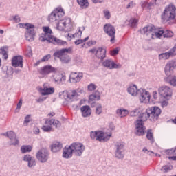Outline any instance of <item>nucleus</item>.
I'll list each match as a JSON object with an SVG mask.
<instances>
[{
  "mask_svg": "<svg viewBox=\"0 0 176 176\" xmlns=\"http://www.w3.org/2000/svg\"><path fill=\"white\" fill-rule=\"evenodd\" d=\"M107 56V50L102 47H98L96 50V56L100 60H104Z\"/></svg>",
  "mask_w": 176,
  "mask_h": 176,
  "instance_id": "nucleus-25",
  "label": "nucleus"
},
{
  "mask_svg": "<svg viewBox=\"0 0 176 176\" xmlns=\"http://www.w3.org/2000/svg\"><path fill=\"white\" fill-rule=\"evenodd\" d=\"M65 14V12H64V9L61 7H58L49 15V21H50V23L60 21Z\"/></svg>",
  "mask_w": 176,
  "mask_h": 176,
  "instance_id": "nucleus-6",
  "label": "nucleus"
},
{
  "mask_svg": "<svg viewBox=\"0 0 176 176\" xmlns=\"http://www.w3.org/2000/svg\"><path fill=\"white\" fill-rule=\"evenodd\" d=\"M54 82H56V83H63V82H65L67 77L65 76V75L63 74H55L53 76Z\"/></svg>",
  "mask_w": 176,
  "mask_h": 176,
  "instance_id": "nucleus-27",
  "label": "nucleus"
},
{
  "mask_svg": "<svg viewBox=\"0 0 176 176\" xmlns=\"http://www.w3.org/2000/svg\"><path fill=\"white\" fill-rule=\"evenodd\" d=\"M153 97L154 100H157V91H154L153 92Z\"/></svg>",
  "mask_w": 176,
  "mask_h": 176,
  "instance_id": "nucleus-60",
  "label": "nucleus"
},
{
  "mask_svg": "<svg viewBox=\"0 0 176 176\" xmlns=\"http://www.w3.org/2000/svg\"><path fill=\"white\" fill-rule=\"evenodd\" d=\"M66 96L68 100H76L78 98V93H76V90H70L66 91Z\"/></svg>",
  "mask_w": 176,
  "mask_h": 176,
  "instance_id": "nucleus-30",
  "label": "nucleus"
},
{
  "mask_svg": "<svg viewBox=\"0 0 176 176\" xmlns=\"http://www.w3.org/2000/svg\"><path fill=\"white\" fill-rule=\"evenodd\" d=\"M83 43V39H78L76 41H75V45H80Z\"/></svg>",
  "mask_w": 176,
  "mask_h": 176,
  "instance_id": "nucleus-62",
  "label": "nucleus"
},
{
  "mask_svg": "<svg viewBox=\"0 0 176 176\" xmlns=\"http://www.w3.org/2000/svg\"><path fill=\"white\" fill-rule=\"evenodd\" d=\"M0 54H1L4 58V60H8V51L5 50V47H2L0 49ZM2 64V60L0 58V67Z\"/></svg>",
  "mask_w": 176,
  "mask_h": 176,
  "instance_id": "nucleus-36",
  "label": "nucleus"
},
{
  "mask_svg": "<svg viewBox=\"0 0 176 176\" xmlns=\"http://www.w3.org/2000/svg\"><path fill=\"white\" fill-rule=\"evenodd\" d=\"M169 85L171 86H174L176 87V76H172L169 78V81H168Z\"/></svg>",
  "mask_w": 176,
  "mask_h": 176,
  "instance_id": "nucleus-44",
  "label": "nucleus"
},
{
  "mask_svg": "<svg viewBox=\"0 0 176 176\" xmlns=\"http://www.w3.org/2000/svg\"><path fill=\"white\" fill-rule=\"evenodd\" d=\"M115 157L117 159H123L124 157V143L122 142H118L115 144Z\"/></svg>",
  "mask_w": 176,
  "mask_h": 176,
  "instance_id": "nucleus-11",
  "label": "nucleus"
},
{
  "mask_svg": "<svg viewBox=\"0 0 176 176\" xmlns=\"http://www.w3.org/2000/svg\"><path fill=\"white\" fill-rule=\"evenodd\" d=\"M102 113V106L101 104L97 103L96 107V115H101Z\"/></svg>",
  "mask_w": 176,
  "mask_h": 176,
  "instance_id": "nucleus-43",
  "label": "nucleus"
},
{
  "mask_svg": "<svg viewBox=\"0 0 176 176\" xmlns=\"http://www.w3.org/2000/svg\"><path fill=\"white\" fill-rule=\"evenodd\" d=\"M100 92L98 91H96L94 94L89 96V101H94V100H100Z\"/></svg>",
  "mask_w": 176,
  "mask_h": 176,
  "instance_id": "nucleus-35",
  "label": "nucleus"
},
{
  "mask_svg": "<svg viewBox=\"0 0 176 176\" xmlns=\"http://www.w3.org/2000/svg\"><path fill=\"white\" fill-rule=\"evenodd\" d=\"M32 119H31V115H28L25 117V120L23 121V126H28V123H30V122H31Z\"/></svg>",
  "mask_w": 176,
  "mask_h": 176,
  "instance_id": "nucleus-48",
  "label": "nucleus"
},
{
  "mask_svg": "<svg viewBox=\"0 0 176 176\" xmlns=\"http://www.w3.org/2000/svg\"><path fill=\"white\" fill-rule=\"evenodd\" d=\"M173 170V166L172 165H165L162 166L161 168V171H163V173H168V171H171Z\"/></svg>",
  "mask_w": 176,
  "mask_h": 176,
  "instance_id": "nucleus-42",
  "label": "nucleus"
},
{
  "mask_svg": "<svg viewBox=\"0 0 176 176\" xmlns=\"http://www.w3.org/2000/svg\"><path fill=\"white\" fill-rule=\"evenodd\" d=\"M23 105V100H20L19 102L17 104V107H16V111L17 112H19V111H20V108H21Z\"/></svg>",
  "mask_w": 176,
  "mask_h": 176,
  "instance_id": "nucleus-56",
  "label": "nucleus"
},
{
  "mask_svg": "<svg viewBox=\"0 0 176 176\" xmlns=\"http://www.w3.org/2000/svg\"><path fill=\"white\" fill-rule=\"evenodd\" d=\"M56 71H57L56 68L52 67V65H47L42 67H40L38 69V74L41 75L42 78H45V76H47L49 74L56 72Z\"/></svg>",
  "mask_w": 176,
  "mask_h": 176,
  "instance_id": "nucleus-13",
  "label": "nucleus"
},
{
  "mask_svg": "<svg viewBox=\"0 0 176 176\" xmlns=\"http://www.w3.org/2000/svg\"><path fill=\"white\" fill-rule=\"evenodd\" d=\"M77 3L80 6L81 9H87V8H89V0H77Z\"/></svg>",
  "mask_w": 176,
  "mask_h": 176,
  "instance_id": "nucleus-33",
  "label": "nucleus"
},
{
  "mask_svg": "<svg viewBox=\"0 0 176 176\" xmlns=\"http://www.w3.org/2000/svg\"><path fill=\"white\" fill-rule=\"evenodd\" d=\"M34 166H36V161L35 160V158L33 157L28 162V166L29 168H32V167H34Z\"/></svg>",
  "mask_w": 176,
  "mask_h": 176,
  "instance_id": "nucleus-47",
  "label": "nucleus"
},
{
  "mask_svg": "<svg viewBox=\"0 0 176 176\" xmlns=\"http://www.w3.org/2000/svg\"><path fill=\"white\" fill-rule=\"evenodd\" d=\"M143 32L146 36H148V39H156V38H160L162 35L164 38H171L174 35V33L170 30L165 32L157 30L153 25L143 28Z\"/></svg>",
  "mask_w": 176,
  "mask_h": 176,
  "instance_id": "nucleus-1",
  "label": "nucleus"
},
{
  "mask_svg": "<svg viewBox=\"0 0 176 176\" xmlns=\"http://www.w3.org/2000/svg\"><path fill=\"white\" fill-rule=\"evenodd\" d=\"M97 89V86H96L94 84L91 83L90 85H88V90L89 91H94Z\"/></svg>",
  "mask_w": 176,
  "mask_h": 176,
  "instance_id": "nucleus-53",
  "label": "nucleus"
},
{
  "mask_svg": "<svg viewBox=\"0 0 176 176\" xmlns=\"http://www.w3.org/2000/svg\"><path fill=\"white\" fill-rule=\"evenodd\" d=\"M83 78L82 72H72L69 76V82L71 83H78Z\"/></svg>",
  "mask_w": 176,
  "mask_h": 176,
  "instance_id": "nucleus-21",
  "label": "nucleus"
},
{
  "mask_svg": "<svg viewBox=\"0 0 176 176\" xmlns=\"http://www.w3.org/2000/svg\"><path fill=\"white\" fill-rule=\"evenodd\" d=\"M60 61L63 64H68V63L69 61H71V58H69V56H68V55H65V56H63V57L60 58Z\"/></svg>",
  "mask_w": 176,
  "mask_h": 176,
  "instance_id": "nucleus-45",
  "label": "nucleus"
},
{
  "mask_svg": "<svg viewBox=\"0 0 176 176\" xmlns=\"http://www.w3.org/2000/svg\"><path fill=\"white\" fill-rule=\"evenodd\" d=\"M72 153H74V150L70 145L69 147L63 148V157L65 159H69V157H72Z\"/></svg>",
  "mask_w": 176,
  "mask_h": 176,
  "instance_id": "nucleus-26",
  "label": "nucleus"
},
{
  "mask_svg": "<svg viewBox=\"0 0 176 176\" xmlns=\"http://www.w3.org/2000/svg\"><path fill=\"white\" fill-rule=\"evenodd\" d=\"M52 125L46 124L43 126L42 129L43 131H45V133H50V131L52 130Z\"/></svg>",
  "mask_w": 176,
  "mask_h": 176,
  "instance_id": "nucleus-49",
  "label": "nucleus"
},
{
  "mask_svg": "<svg viewBox=\"0 0 176 176\" xmlns=\"http://www.w3.org/2000/svg\"><path fill=\"white\" fill-rule=\"evenodd\" d=\"M111 137H112V133L107 134L101 131L91 132V138L96 140V141H104V142H107V141H109Z\"/></svg>",
  "mask_w": 176,
  "mask_h": 176,
  "instance_id": "nucleus-7",
  "label": "nucleus"
},
{
  "mask_svg": "<svg viewBox=\"0 0 176 176\" xmlns=\"http://www.w3.org/2000/svg\"><path fill=\"white\" fill-rule=\"evenodd\" d=\"M61 149H63V144H61L60 142H56L52 145V152H60Z\"/></svg>",
  "mask_w": 176,
  "mask_h": 176,
  "instance_id": "nucleus-31",
  "label": "nucleus"
},
{
  "mask_svg": "<svg viewBox=\"0 0 176 176\" xmlns=\"http://www.w3.org/2000/svg\"><path fill=\"white\" fill-rule=\"evenodd\" d=\"M32 151V146L30 145L22 146L21 147V151L22 153H27V152H31Z\"/></svg>",
  "mask_w": 176,
  "mask_h": 176,
  "instance_id": "nucleus-38",
  "label": "nucleus"
},
{
  "mask_svg": "<svg viewBox=\"0 0 176 176\" xmlns=\"http://www.w3.org/2000/svg\"><path fill=\"white\" fill-rule=\"evenodd\" d=\"M71 148L73 149V153H74L76 156H80L83 154V152H85V149H86L85 145L79 142L72 144Z\"/></svg>",
  "mask_w": 176,
  "mask_h": 176,
  "instance_id": "nucleus-14",
  "label": "nucleus"
},
{
  "mask_svg": "<svg viewBox=\"0 0 176 176\" xmlns=\"http://www.w3.org/2000/svg\"><path fill=\"white\" fill-rule=\"evenodd\" d=\"M150 115L151 122H156L162 113V110L158 107H152L147 109Z\"/></svg>",
  "mask_w": 176,
  "mask_h": 176,
  "instance_id": "nucleus-10",
  "label": "nucleus"
},
{
  "mask_svg": "<svg viewBox=\"0 0 176 176\" xmlns=\"http://www.w3.org/2000/svg\"><path fill=\"white\" fill-rule=\"evenodd\" d=\"M12 67H19L20 68H23V56H14L12 59Z\"/></svg>",
  "mask_w": 176,
  "mask_h": 176,
  "instance_id": "nucleus-23",
  "label": "nucleus"
},
{
  "mask_svg": "<svg viewBox=\"0 0 176 176\" xmlns=\"http://www.w3.org/2000/svg\"><path fill=\"white\" fill-rule=\"evenodd\" d=\"M159 94L164 97V98H170L173 96V91L171 88L166 85L161 86L158 89Z\"/></svg>",
  "mask_w": 176,
  "mask_h": 176,
  "instance_id": "nucleus-16",
  "label": "nucleus"
},
{
  "mask_svg": "<svg viewBox=\"0 0 176 176\" xmlns=\"http://www.w3.org/2000/svg\"><path fill=\"white\" fill-rule=\"evenodd\" d=\"M71 25V18H67L65 19H61L58 21L57 23V28L59 31H64L67 27Z\"/></svg>",
  "mask_w": 176,
  "mask_h": 176,
  "instance_id": "nucleus-20",
  "label": "nucleus"
},
{
  "mask_svg": "<svg viewBox=\"0 0 176 176\" xmlns=\"http://www.w3.org/2000/svg\"><path fill=\"white\" fill-rule=\"evenodd\" d=\"M138 90L136 85H132L128 88V93H129L131 96H135L138 95Z\"/></svg>",
  "mask_w": 176,
  "mask_h": 176,
  "instance_id": "nucleus-32",
  "label": "nucleus"
},
{
  "mask_svg": "<svg viewBox=\"0 0 176 176\" xmlns=\"http://www.w3.org/2000/svg\"><path fill=\"white\" fill-rule=\"evenodd\" d=\"M135 6V3L133 1H131L126 6V9L133 8Z\"/></svg>",
  "mask_w": 176,
  "mask_h": 176,
  "instance_id": "nucleus-57",
  "label": "nucleus"
},
{
  "mask_svg": "<svg viewBox=\"0 0 176 176\" xmlns=\"http://www.w3.org/2000/svg\"><path fill=\"white\" fill-rule=\"evenodd\" d=\"M138 96L142 104H148L151 101V94L144 89L140 88L138 89Z\"/></svg>",
  "mask_w": 176,
  "mask_h": 176,
  "instance_id": "nucleus-8",
  "label": "nucleus"
},
{
  "mask_svg": "<svg viewBox=\"0 0 176 176\" xmlns=\"http://www.w3.org/2000/svg\"><path fill=\"white\" fill-rule=\"evenodd\" d=\"M116 113L120 118H124L129 115V111L124 109H120L116 111Z\"/></svg>",
  "mask_w": 176,
  "mask_h": 176,
  "instance_id": "nucleus-34",
  "label": "nucleus"
},
{
  "mask_svg": "<svg viewBox=\"0 0 176 176\" xmlns=\"http://www.w3.org/2000/svg\"><path fill=\"white\" fill-rule=\"evenodd\" d=\"M87 45L88 46H91V45H96V41H88V42L87 43Z\"/></svg>",
  "mask_w": 176,
  "mask_h": 176,
  "instance_id": "nucleus-61",
  "label": "nucleus"
},
{
  "mask_svg": "<svg viewBox=\"0 0 176 176\" xmlns=\"http://www.w3.org/2000/svg\"><path fill=\"white\" fill-rule=\"evenodd\" d=\"M45 124H49L50 126L53 125L56 129H60L61 127V122L54 119L46 120Z\"/></svg>",
  "mask_w": 176,
  "mask_h": 176,
  "instance_id": "nucleus-29",
  "label": "nucleus"
},
{
  "mask_svg": "<svg viewBox=\"0 0 176 176\" xmlns=\"http://www.w3.org/2000/svg\"><path fill=\"white\" fill-rule=\"evenodd\" d=\"M26 54L28 57H32V50L31 49L30 46H28L26 48Z\"/></svg>",
  "mask_w": 176,
  "mask_h": 176,
  "instance_id": "nucleus-52",
  "label": "nucleus"
},
{
  "mask_svg": "<svg viewBox=\"0 0 176 176\" xmlns=\"http://www.w3.org/2000/svg\"><path fill=\"white\" fill-rule=\"evenodd\" d=\"M167 105H168V102L167 101H163L162 102V108H164V107H167Z\"/></svg>",
  "mask_w": 176,
  "mask_h": 176,
  "instance_id": "nucleus-63",
  "label": "nucleus"
},
{
  "mask_svg": "<svg viewBox=\"0 0 176 176\" xmlns=\"http://www.w3.org/2000/svg\"><path fill=\"white\" fill-rule=\"evenodd\" d=\"M41 96H49V94H53L54 93V88L49 86L47 83H44L43 87L38 88Z\"/></svg>",
  "mask_w": 176,
  "mask_h": 176,
  "instance_id": "nucleus-19",
  "label": "nucleus"
},
{
  "mask_svg": "<svg viewBox=\"0 0 176 176\" xmlns=\"http://www.w3.org/2000/svg\"><path fill=\"white\" fill-rule=\"evenodd\" d=\"M176 68V60H169L164 67V72L166 76H171L174 74V69Z\"/></svg>",
  "mask_w": 176,
  "mask_h": 176,
  "instance_id": "nucleus-15",
  "label": "nucleus"
},
{
  "mask_svg": "<svg viewBox=\"0 0 176 176\" xmlns=\"http://www.w3.org/2000/svg\"><path fill=\"white\" fill-rule=\"evenodd\" d=\"M34 157L31 156L30 155H25L23 157H22V160H23V162H28V163L30 162V160H32Z\"/></svg>",
  "mask_w": 176,
  "mask_h": 176,
  "instance_id": "nucleus-50",
  "label": "nucleus"
},
{
  "mask_svg": "<svg viewBox=\"0 0 176 176\" xmlns=\"http://www.w3.org/2000/svg\"><path fill=\"white\" fill-rule=\"evenodd\" d=\"M120 50V48H119V47L113 49L111 51H110V54L111 56H116V54H119V51Z\"/></svg>",
  "mask_w": 176,
  "mask_h": 176,
  "instance_id": "nucleus-51",
  "label": "nucleus"
},
{
  "mask_svg": "<svg viewBox=\"0 0 176 176\" xmlns=\"http://www.w3.org/2000/svg\"><path fill=\"white\" fill-rule=\"evenodd\" d=\"M36 157L40 163H46L49 160V151L45 148H41L36 153Z\"/></svg>",
  "mask_w": 176,
  "mask_h": 176,
  "instance_id": "nucleus-12",
  "label": "nucleus"
},
{
  "mask_svg": "<svg viewBox=\"0 0 176 176\" xmlns=\"http://www.w3.org/2000/svg\"><path fill=\"white\" fill-rule=\"evenodd\" d=\"M104 67L106 68H109V69H113L115 68H120L122 65L120 64H116L113 60L107 59L103 62Z\"/></svg>",
  "mask_w": 176,
  "mask_h": 176,
  "instance_id": "nucleus-24",
  "label": "nucleus"
},
{
  "mask_svg": "<svg viewBox=\"0 0 176 176\" xmlns=\"http://www.w3.org/2000/svg\"><path fill=\"white\" fill-rule=\"evenodd\" d=\"M3 135H6L10 140V145H19V139H17V135L13 131H8L6 133H3Z\"/></svg>",
  "mask_w": 176,
  "mask_h": 176,
  "instance_id": "nucleus-18",
  "label": "nucleus"
},
{
  "mask_svg": "<svg viewBox=\"0 0 176 176\" xmlns=\"http://www.w3.org/2000/svg\"><path fill=\"white\" fill-rule=\"evenodd\" d=\"M151 120V116L149 114V111L148 109L145 111V112H143L140 114L139 116V120H136L135 122V127H136V135H144L145 133L146 128L144 126V122H146V120Z\"/></svg>",
  "mask_w": 176,
  "mask_h": 176,
  "instance_id": "nucleus-3",
  "label": "nucleus"
},
{
  "mask_svg": "<svg viewBox=\"0 0 176 176\" xmlns=\"http://www.w3.org/2000/svg\"><path fill=\"white\" fill-rule=\"evenodd\" d=\"M46 100V97H40L38 99H36V102L41 103L43 102Z\"/></svg>",
  "mask_w": 176,
  "mask_h": 176,
  "instance_id": "nucleus-59",
  "label": "nucleus"
},
{
  "mask_svg": "<svg viewBox=\"0 0 176 176\" xmlns=\"http://www.w3.org/2000/svg\"><path fill=\"white\" fill-rule=\"evenodd\" d=\"M174 56H176V45L169 51L160 54L158 56V60H169L170 57H174Z\"/></svg>",
  "mask_w": 176,
  "mask_h": 176,
  "instance_id": "nucleus-17",
  "label": "nucleus"
},
{
  "mask_svg": "<svg viewBox=\"0 0 176 176\" xmlns=\"http://www.w3.org/2000/svg\"><path fill=\"white\" fill-rule=\"evenodd\" d=\"M138 23V20L135 18H131L129 21V25L134 28V27L137 26V24Z\"/></svg>",
  "mask_w": 176,
  "mask_h": 176,
  "instance_id": "nucleus-41",
  "label": "nucleus"
},
{
  "mask_svg": "<svg viewBox=\"0 0 176 176\" xmlns=\"http://www.w3.org/2000/svg\"><path fill=\"white\" fill-rule=\"evenodd\" d=\"M34 134H39V128H37V127L34 128Z\"/></svg>",
  "mask_w": 176,
  "mask_h": 176,
  "instance_id": "nucleus-64",
  "label": "nucleus"
},
{
  "mask_svg": "<svg viewBox=\"0 0 176 176\" xmlns=\"http://www.w3.org/2000/svg\"><path fill=\"white\" fill-rule=\"evenodd\" d=\"M78 32L76 34H74L73 35L74 38H75V36H82V32H83V31H85V26H81L80 28H78Z\"/></svg>",
  "mask_w": 176,
  "mask_h": 176,
  "instance_id": "nucleus-46",
  "label": "nucleus"
},
{
  "mask_svg": "<svg viewBox=\"0 0 176 176\" xmlns=\"http://www.w3.org/2000/svg\"><path fill=\"white\" fill-rule=\"evenodd\" d=\"M103 30L105 34L111 38L110 42H111V43H115V35L116 34V29H115V26L110 23H107L104 25Z\"/></svg>",
  "mask_w": 176,
  "mask_h": 176,
  "instance_id": "nucleus-9",
  "label": "nucleus"
},
{
  "mask_svg": "<svg viewBox=\"0 0 176 176\" xmlns=\"http://www.w3.org/2000/svg\"><path fill=\"white\" fill-rule=\"evenodd\" d=\"M153 3H146L143 2L142 3V9H144L145 10H151L152 9V7L153 6Z\"/></svg>",
  "mask_w": 176,
  "mask_h": 176,
  "instance_id": "nucleus-37",
  "label": "nucleus"
},
{
  "mask_svg": "<svg viewBox=\"0 0 176 176\" xmlns=\"http://www.w3.org/2000/svg\"><path fill=\"white\" fill-rule=\"evenodd\" d=\"M68 53H72V48H63L60 50H57L54 53V57L61 59V57L68 54Z\"/></svg>",
  "mask_w": 176,
  "mask_h": 176,
  "instance_id": "nucleus-22",
  "label": "nucleus"
},
{
  "mask_svg": "<svg viewBox=\"0 0 176 176\" xmlns=\"http://www.w3.org/2000/svg\"><path fill=\"white\" fill-rule=\"evenodd\" d=\"M43 30L44 33L41 34V36H40V41H41V42L47 41L50 43H53V45H58L59 46H64L65 45H67V41H64L53 36V32L50 27H43Z\"/></svg>",
  "mask_w": 176,
  "mask_h": 176,
  "instance_id": "nucleus-2",
  "label": "nucleus"
},
{
  "mask_svg": "<svg viewBox=\"0 0 176 176\" xmlns=\"http://www.w3.org/2000/svg\"><path fill=\"white\" fill-rule=\"evenodd\" d=\"M140 111H141V109L136 108V109L132 110L131 111H130L129 115H130V116H132L133 118H134L135 116H138V115H140Z\"/></svg>",
  "mask_w": 176,
  "mask_h": 176,
  "instance_id": "nucleus-40",
  "label": "nucleus"
},
{
  "mask_svg": "<svg viewBox=\"0 0 176 176\" xmlns=\"http://www.w3.org/2000/svg\"><path fill=\"white\" fill-rule=\"evenodd\" d=\"M146 138L151 142V144H153L155 142V139L153 138V133H152V130L149 129L147 131L146 133Z\"/></svg>",
  "mask_w": 176,
  "mask_h": 176,
  "instance_id": "nucleus-39",
  "label": "nucleus"
},
{
  "mask_svg": "<svg viewBox=\"0 0 176 176\" xmlns=\"http://www.w3.org/2000/svg\"><path fill=\"white\" fill-rule=\"evenodd\" d=\"M176 8L173 4L165 8L161 17L163 23H167V21H171L175 19Z\"/></svg>",
  "mask_w": 176,
  "mask_h": 176,
  "instance_id": "nucleus-4",
  "label": "nucleus"
},
{
  "mask_svg": "<svg viewBox=\"0 0 176 176\" xmlns=\"http://www.w3.org/2000/svg\"><path fill=\"white\" fill-rule=\"evenodd\" d=\"M51 57H52V55H50V54H47V55H45V56H44L43 57V58L41 59V61H42L43 63H44L45 61H49V60H50Z\"/></svg>",
  "mask_w": 176,
  "mask_h": 176,
  "instance_id": "nucleus-54",
  "label": "nucleus"
},
{
  "mask_svg": "<svg viewBox=\"0 0 176 176\" xmlns=\"http://www.w3.org/2000/svg\"><path fill=\"white\" fill-rule=\"evenodd\" d=\"M13 20L15 23H20L21 21L20 16H19V15H15L13 17Z\"/></svg>",
  "mask_w": 176,
  "mask_h": 176,
  "instance_id": "nucleus-58",
  "label": "nucleus"
},
{
  "mask_svg": "<svg viewBox=\"0 0 176 176\" xmlns=\"http://www.w3.org/2000/svg\"><path fill=\"white\" fill-rule=\"evenodd\" d=\"M104 17L109 20L111 19V12L109 11H104Z\"/></svg>",
  "mask_w": 176,
  "mask_h": 176,
  "instance_id": "nucleus-55",
  "label": "nucleus"
},
{
  "mask_svg": "<svg viewBox=\"0 0 176 176\" xmlns=\"http://www.w3.org/2000/svg\"><path fill=\"white\" fill-rule=\"evenodd\" d=\"M82 116L83 118H89L90 115H91V109H90V107L89 106H82L80 108Z\"/></svg>",
  "mask_w": 176,
  "mask_h": 176,
  "instance_id": "nucleus-28",
  "label": "nucleus"
},
{
  "mask_svg": "<svg viewBox=\"0 0 176 176\" xmlns=\"http://www.w3.org/2000/svg\"><path fill=\"white\" fill-rule=\"evenodd\" d=\"M18 25L27 30L25 33L26 41L32 42L35 39V30H34L35 25L31 23H19Z\"/></svg>",
  "mask_w": 176,
  "mask_h": 176,
  "instance_id": "nucleus-5",
  "label": "nucleus"
}]
</instances>
